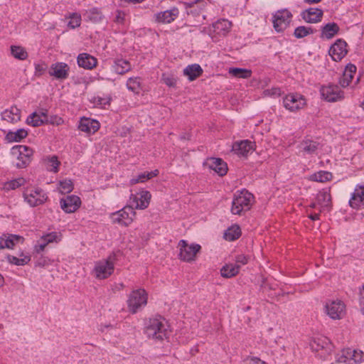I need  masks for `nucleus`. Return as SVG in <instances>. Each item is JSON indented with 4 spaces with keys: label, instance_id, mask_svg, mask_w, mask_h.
Returning <instances> with one entry per match:
<instances>
[{
    "label": "nucleus",
    "instance_id": "0eeeda50",
    "mask_svg": "<svg viewBox=\"0 0 364 364\" xmlns=\"http://www.w3.org/2000/svg\"><path fill=\"white\" fill-rule=\"evenodd\" d=\"M232 23L227 19H220L208 28V33L215 42L225 37L230 31Z\"/></svg>",
    "mask_w": 364,
    "mask_h": 364
},
{
    "label": "nucleus",
    "instance_id": "423d86ee",
    "mask_svg": "<svg viewBox=\"0 0 364 364\" xmlns=\"http://www.w3.org/2000/svg\"><path fill=\"white\" fill-rule=\"evenodd\" d=\"M114 260L115 256L109 255L106 259L96 262L94 269L96 278L105 279L109 277L114 272Z\"/></svg>",
    "mask_w": 364,
    "mask_h": 364
},
{
    "label": "nucleus",
    "instance_id": "338daca9",
    "mask_svg": "<svg viewBox=\"0 0 364 364\" xmlns=\"http://www.w3.org/2000/svg\"><path fill=\"white\" fill-rule=\"evenodd\" d=\"M319 216H320L319 213H314V214H310L309 215V218L312 220H319Z\"/></svg>",
    "mask_w": 364,
    "mask_h": 364
},
{
    "label": "nucleus",
    "instance_id": "2eb2a0df",
    "mask_svg": "<svg viewBox=\"0 0 364 364\" xmlns=\"http://www.w3.org/2000/svg\"><path fill=\"white\" fill-rule=\"evenodd\" d=\"M208 0H195L186 2V13L194 17L199 16L202 14V19H205V16L203 14V11L207 6Z\"/></svg>",
    "mask_w": 364,
    "mask_h": 364
},
{
    "label": "nucleus",
    "instance_id": "4be33fe9",
    "mask_svg": "<svg viewBox=\"0 0 364 364\" xmlns=\"http://www.w3.org/2000/svg\"><path fill=\"white\" fill-rule=\"evenodd\" d=\"M205 165L220 176H223L227 173L228 166L227 164L220 158H210L208 159Z\"/></svg>",
    "mask_w": 364,
    "mask_h": 364
},
{
    "label": "nucleus",
    "instance_id": "bf43d9fd",
    "mask_svg": "<svg viewBox=\"0 0 364 364\" xmlns=\"http://www.w3.org/2000/svg\"><path fill=\"white\" fill-rule=\"evenodd\" d=\"M47 243L46 242L42 241L41 239L38 242V243L34 247V252L39 254L43 252L45 247L47 246Z\"/></svg>",
    "mask_w": 364,
    "mask_h": 364
},
{
    "label": "nucleus",
    "instance_id": "de8ad7c7",
    "mask_svg": "<svg viewBox=\"0 0 364 364\" xmlns=\"http://www.w3.org/2000/svg\"><path fill=\"white\" fill-rule=\"evenodd\" d=\"M85 16L94 23L100 22L103 17L102 12L96 8L87 11Z\"/></svg>",
    "mask_w": 364,
    "mask_h": 364
},
{
    "label": "nucleus",
    "instance_id": "13d9d810",
    "mask_svg": "<svg viewBox=\"0 0 364 364\" xmlns=\"http://www.w3.org/2000/svg\"><path fill=\"white\" fill-rule=\"evenodd\" d=\"M47 65L44 63H41L35 65V75L41 76L46 70Z\"/></svg>",
    "mask_w": 364,
    "mask_h": 364
},
{
    "label": "nucleus",
    "instance_id": "774afa93",
    "mask_svg": "<svg viewBox=\"0 0 364 364\" xmlns=\"http://www.w3.org/2000/svg\"><path fill=\"white\" fill-rule=\"evenodd\" d=\"M304 1L308 4H317L320 1H321L322 0H304Z\"/></svg>",
    "mask_w": 364,
    "mask_h": 364
},
{
    "label": "nucleus",
    "instance_id": "9b49d317",
    "mask_svg": "<svg viewBox=\"0 0 364 364\" xmlns=\"http://www.w3.org/2000/svg\"><path fill=\"white\" fill-rule=\"evenodd\" d=\"M327 314L332 319H341L346 314V305L341 300L328 301L325 306Z\"/></svg>",
    "mask_w": 364,
    "mask_h": 364
},
{
    "label": "nucleus",
    "instance_id": "864d4df0",
    "mask_svg": "<svg viewBox=\"0 0 364 364\" xmlns=\"http://www.w3.org/2000/svg\"><path fill=\"white\" fill-rule=\"evenodd\" d=\"M70 21L68 23V26L74 29L80 26L81 23V15L77 13H72L69 15Z\"/></svg>",
    "mask_w": 364,
    "mask_h": 364
},
{
    "label": "nucleus",
    "instance_id": "f257e3e1",
    "mask_svg": "<svg viewBox=\"0 0 364 364\" xmlns=\"http://www.w3.org/2000/svg\"><path fill=\"white\" fill-rule=\"evenodd\" d=\"M144 333L154 341H163L168 336V325L166 319L160 316L149 318L146 323Z\"/></svg>",
    "mask_w": 364,
    "mask_h": 364
},
{
    "label": "nucleus",
    "instance_id": "1a4fd4ad",
    "mask_svg": "<svg viewBox=\"0 0 364 364\" xmlns=\"http://www.w3.org/2000/svg\"><path fill=\"white\" fill-rule=\"evenodd\" d=\"M179 249L178 257L184 262H191L196 258V254L200 250V245L198 244H188L185 240H181L178 243Z\"/></svg>",
    "mask_w": 364,
    "mask_h": 364
},
{
    "label": "nucleus",
    "instance_id": "412c9836",
    "mask_svg": "<svg viewBox=\"0 0 364 364\" xmlns=\"http://www.w3.org/2000/svg\"><path fill=\"white\" fill-rule=\"evenodd\" d=\"M179 15V11L176 7L158 12L154 15L155 21L159 23H170Z\"/></svg>",
    "mask_w": 364,
    "mask_h": 364
},
{
    "label": "nucleus",
    "instance_id": "aec40b11",
    "mask_svg": "<svg viewBox=\"0 0 364 364\" xmlns=\"http://www.w3.org/2000/svg\"><path fill=\"white\" fill-rule=\"evenodd\" d=\"M70 68L65 63L58 62L50 65L49 75L58 80H65L69 75Z\"/></svg>",
    "mask_w": 364,
    "mask_h": 364
},
{
    "label": "nucleus",
    "instance_id": "680f3d73",
    "mask_svg": "<svg viewBox=\"0 0 364 364\" xmlns=\"http://www.w3.org/2000/svg\"><path fill=\"white\" fill-rule=\"evenodd\" d=\"M125 14L122 11H117L114 21L119 24H123L124 22Z\"/></svg>",
    "mask_w": 364,
    "mask_h": 364
},
{
    "label": "nucleus",
    "instance_id": "e2e57ef3",
    "mask_svg": "<svg viewBox=\"0 0 364 364\" xmlns=\"http://www.w3.org/2000/svg\"><path fill=\"white\" fill-rule=\"evenodd\" d=\"M49 259H48L46 257H41V258H39L37 262H36V265L37 266H39V267H45L48 264H49Z\"/></svg>",
    "mask_w": 364,
    "mask_h": 364
},
{
    "label": "nucleus",
    "instance_id": "a211bd4d",
    "mask_svg": "<svg viewBox=\"0 0 364 364\" xmlns=\"http://www.w3.org/2000/svg\"><path fill=\"white\" fill-rule=\"evenodd\" d=\"M346 47V41L338 39L330 47L328 53L334 61H340L347 54Z\"/></svg>",
    "mask_w": 364,
    "mask_h": 364
},
{
    "label": "nucleus",
    "instance_id": "58836bf2",
    "mask_svg": "<svg viewBox=\"0 0 364 364\" xmlns=\"http://www.w3.org/2000/svg\"><path fill=\"white\" fill-rule=\"evenodd\" d=\"M159 174V171L157 169L149 171V172H144L141 173H139L136 177L132 178L130 180V183L132 185L136 184L138 183H144L155 176H156Z\"/></svg>",
    "mask_w": 364,
    "mask_h": 364
},
{
    "label": "nucleus",
    "instance_id": "052dcab7",
    "mask_svg": "<svg viewBox=\"0 0 364 364\" xmlns=\"http://www.w3.org/2000/svg\"><path fill=\"white\" fill-rule=\"evenodd\" d=\"M248 262V257L247 256H245V255H239L237 256H236L235 257V264H238L240 265V267L242 265H245Z\"/></svg>",
    "mask_w": 364,
    "mask_h": 364
},
{
    "label": "nucleus",
    "instance_id": "b1692460",
    "mask_svg": "<svg viewBox=\"0 0 364 364\" xmlns=\"http://www.w3.org/2000/svg\"><path fill=\"white\" fill-rule=\"evenodd\" d=\"M301 16L306 23H318L321 21L323 11L318 8H310L303 11Z\"/></svg>",
    "mask_w": 364,
    "mask_h": 364
},
{
    "label": "nucleus",
    "instance_id": "ea45409f",
    "mask_svg": "<svg viewBox=\"0 0 364 364\" xmlns=\"http://www.w3.org/2000/svg\"><path fill=\"white\" fill-rule=\"evenodd\" d=\"M228 73L235 77L242 79L250 78L252 75L251 70L240 68H230Z\"/></svg>",
    "mask_w": 364,
    "mask_h": 364
},
{
    "label": "nucleus",
    "instance_id": "c85d7f7f",
    "mask_svg": "<svg viewBox=\"0 0 364 364\" xmlns=\"http://www.w3.org/2000/svg\"><path fill=\"white\" fill-rule=\"evenodd\" d=\"M316 200L319 206L320 212L325 208H328L331 203L330 191L328 189H322L316 195Z\"/></svg>",
    "mask_w": 364,
    "mask_h": 364
},
{
    "label": "nucleus",
    "instance_id": "a19ab883",
    "mask_svg": "<svg viewBox=\"0 0 364 364\" xmlns=\"http://www.w3.org/2000/svg\"><path fill=\"white\" fill-rule=\"evenodd\" d=\"M127 87L135 94H139L141 90V82L139 77H133L128 79Z\"/></svg>",
    "mask_w": 364,
    "mask_h": 364
},
{
    "label": "nucleus",
    "instance_id": "cd10ccee",
    "mask_svg": "<svg viewBox=\"0 0 364 364\" xmlns=\"http://www.w3.org/2000/svg\"><path fill=\"white\" fill-rule=\"evenodd\" d=\"M320 148V144L314 140L305 139L299 144L300 151L303 154L313 155L316 154L317 150Z\"/></svg>",
    "mask_w": 364,
    "mask_h": 364
},
{
    "label": "nucleus",
    "instance_id": "9d476101",
    "mask_svg": "<svg viewBox=\"0 0 364 364\" xmlns=\"http://www.w3.org/2000/svg\"><path fill=\"white\" fill-rule=\"evenodd\" d=\"M291 18L292 14L289 10L286 9L278 10L272 16L274 28L277 32L284 31L289 26L291 21Z\"/></svg>",
    "mask_w": 364,
    "mask_h": 364
},
{
    "label": "nucleus",
    "instance_id": "8fccbe9b",
    "mask_svg": "<svg viewBox=\"0 0 364 364\" xmlns=\"http://www.w3.org/2000/svg\"><path fill=\"white\" fill-rule=\"evenodd\" d=\"M353 350L351 348L343 349L341 354L338 355L336 361L341 363L348 364V360L353 358Z\"/></svg>",
    "mask_w": 364,
    "mask_h": 364
},
{
    "label": "nucleus",
    "instance_id": "a878e982",
    "mask_svg": "<svg viewBox=\"0 0 364 364\" xmlns=\"http://www.w3.org/2000/svg\"><path fill=\"white\" fill-rule=\"evenodd\" d=\"M77 65L84 69L92 70L96 67L97 60L88 53H80L77 57Z\"/></svg>",
    "mask_w": 364,
    "mask_h": 364
},
{
    "label": "nucleus",
    "instance_id": "f704fd0d",
    "mask_svg": "<svg viewBox=\"0 0 364 364\" xmlns=\"http://www.w3.org/2000/svg\"><path fill=\"white\" fill-rule=\"evenodd\" d=\"M311 349L314 351L318 352L321 350L328 351L331 348V344L328 339L326 337H320L314 338L311 343Z\"/></svg>",
    "mask_w": 364,
    "mask_h": 364
},
{
    "label": "nucleus",
    "instance_id": "72a5a7b5",
    "mask_svg": "<svg viewBox=\"0 0 364 364\" xmlns=\"http://www.w3.org/2000/svg\"><path fill=\"white\" fill-rule=\"evenodd\" d=\"M240 269V265L238 264H227L220 269L221 276L224 278H231L236 276Z\"/></svg>",
    "mask_w": 364,
    "mask_h": 364
},
{
    "label": "nucleus",
    "instance_id": "09e8293b",
    "mask_svg": "<svg viewBox=\"0 0 364 364\" xmlns=\"http://www.w3.org/2000/svg\"><path fill=\"white\" fill-rule=\"evenodd\" d=\"M12 55L18 60H25L28 58V53L26 49L21 46H12L11 47Z\"/></svg>",
    "mask_w": 364,
    "mask_h": 364
},
{
    "label": "nucleus",
    "instance_id": "79ce46f5",
    "mask_svg": "<svg viewBox=\"0 0 364 364\" xmlns=\"http://www.w3.org/2000/svg\"><path fill=\"white\" fill-rule=\"evenodd\" d=\"M26 180L23 178H18L14 180L6 181L3 185V189L6 191L15 190L18 187L23 186Z\"/></svg>",
    "mask_w": 364,
    "mask_h": 364
},
{
    "label": "nucleus",
    "instance_id": "c9c22d12",
    "mask_svg": "<svg viewBox=\"0 0 364 364\" xmlns=\"http://www.w3.org/2000/svg\"><path fill=\"white\" fill-rule=\"evenodd\" d=\"M203 73L201 67L198 64L188 65L183 70V75L188 77L190 81H193Z\"/></svg>",
    "mask_w": 364,
    "mask_h": 364
},
{
    "label": "nucleus",
    "instance_id": "4c0bfd02",
    "mask_svg": "<svg viewBox=\"0 0 364 364\" xmlns=\"http://www.w3.org/2000/svg\"><path fill=\"white\" fill-rule=\"evenodd\" d=\"M47 121V116L44 112H33L26 119L28 124L33 127H38Z\"/></svg>",
    "mask_w": 364,
    "mask_h": 364
},
{
    "label": "nucleus",
    "instance_id": "ddd939ff",
    "mask_svg": "<svg viewBox=\"0 0 364 364\" xmlns=\"http://www.w3.org/2000/svg\"><path fill=\"white\" fill-rule=\"evenodd\" d=\"M284 107L290 112H296L304 107L306 99L299 94H289L283 100Z\"/></svg>",
    "mask_w": 364,
    "mask_h": 364
},
{
    "label": "nucleus",
    "instance_id": "e433bc0d",
    "mask_svg": "<svg viewBox=\"0 0 364 364\" xmlns=\"http://www.w3.org/2000/svg\"><path fill=\"white\" fill-rule=\"evenodd\" d=\"M112 69L116 73L124 75L132 69V66L127 60L117 59L114 62Z\"/></svg>",
    "mask_w": 364,
    "mask_h": 364
},
{
    "label": "nucleus",
    "instance_id": "69168bd1",
    "mask_svg": "<svg viewBox=\"0 0 364 364\" xmlns=\"http://www.w3.org/2000/svg\"><path fill=\"white\" fill-rule=\"evenodd\" d=\"M250 364H267L265 362L261 360L259 358H255L251 360V362Z\"/></svg>",
    "mask_w": 364,
    "mask_h": 364
},
{
    "label": "nucleus",
    "instance_id": "37998d69",
    "mask_svg": "<svg viewBox=\"0 0 364 364\" xmlns=\"http://www.w3.org/2000/svg\"><path fill=\"white\" fill-rule=\"evenodd\" d=\"M46 168L49 171L56 173L58 171L60 161L56 156H48L44 159Z\"/></svg>",
    "mask_w": 364,
    "mask_h": 364
},
{
    "label": "nucleus",
    "instance_id": "3c124183",
    "mask_svg": "<svg viewBox=\"0 0 364 364\" xmlns=\"http://www.w3.org/2000/svg\"><path fill=\"white\" fill-rule=\"evenodd\" d=\"M161 80L170 87H176L177 83V77L173 73H163Z\"/></svg>",
    "mask_w": 364,
    "mask_h": 364
},
{
    "label": "nucleus",
    "instance_id": "f3484780",
    "mask_svg": "<svg viewBox=\"0 0 364 364\" xmlns=\"http://www.w3.org/2000/svg\"><path fill=\"white\" fill-rule=\"evenodd\" d=\"M60 208L66 213L75 212L81 205L80 198L75 195L68 196L60 200Z\"/></svg>",
    "mask_w": 364,
    "mask_h": 364
},
{
    "label": "nucleus",
    "instance_id": "6e6552de",
    "mask_svg": "<svg viewBox=\"0 0 364 364\" xmlns=\"http://www.w3.org/2000/svg\"><path fill=\"white\" fill-rule=\"evenodd\" d=\"M25 201L31 207L44 203L48 198L46 193L40 188H26L23 192Z\"/></svg>",
    "mask_w": 364,
    "mask_h": 364
},
{
    "label": "nucleus",
    "instance_id": "6e6d98bb",
    "mask_svg": "<svg viewBox=\"0 0 364 364\" xmlns=\"http://www.w3.org/2000/svg\"><path fill=\"white\" fill-rule=\"evenodd\" d=\"M111 98L109 96H97L94 97L92 100V102L98 106L105 107V105H109Z\"/></svg>",
    "mask_w": 364,
    "mask_h": 364
},
{
    "label": "nucleus",
    "instance_id": "f03ea898",
    "mask_svg": "<svg viewBox=\"0 0 364 364\" xmlns=\"http://www.w3.org/2000/svg\"><path fill=\"white\" fill-rule=\"evenodd\" d=\"M254 200L253 195L245 189L237 191L232 203L231 212L234 215H241L250 209Z\"/></svg>",
    "mask_w": 364,
    "mask_h": 364
},
{
    "label": "nucleus",
    "instance_id": "7ed1b4c3",
    "mask_svg": "<svg viewBox=\"0 0 364 364\" xmlns=\"http://www.w3.org/2000/svg\"><path fill=\"white\" fill-rule=\"evenodd\" d=\"M148 296L144 289L133 290L127 301V308L130 313L136 314L147 304Z\"/></svg>",
    "mask_w": 364,
    "mask_h": 364
},
{
    "label": "nucleus",
    "instance_id": "603ef678",
    "mask_svg": "<svg viewBox=\"0 0 364 364\" xmlns=\"http://www.w3.org/2000/svg\"><path fill=\"white\" fill-rule=\"evenodd\" d=\"M58 189L62 194H65L71 192L73 189V184L72 181L65 179L60 181Z\"/></svg>",
    "mask_w": 364,
    "mask_h": 364
},
{
    "label": "nucleus",
    "instance_id": "c756f323",
    "mask_svg": "<svg viewBox=\"0 0 364 364\" xmlns=\"http://www.w3.org/2000/svg\"><path fill=\"white\" fill-rule=\"evenodd\" d=\"M1 119L8 122L16 123L21 119V110L13 106L1 113Z\"/></svg>",
    "mask_w": 364,
    "mask_h": 364
},
{
    "label": "nucleus",
    "instance_id": "0e129e2a",
    "mask_svg": "<svg viewBox=\"0 0 364 364\" xmlns=\"http://www.w3.org/2000/svg\"><path fill=\"white\" fill-rule=\"evenodd\" d=\"M264 92L268 95H279L280 90L279 88H273L272 90H267Z\"/></svg>",
    "mask_w": 364,
    "mask_h": 364
},
{
    "label": "nucleus",
    "instance_id": "393cba45",
    "mask_svg": "<svg viewBox=\"0 0 364 364\" xmlns=\"http://www.w3.org/2000/svg\"><path fill=\"white\" fill-rule=\"evenodd\" d=\"M100 127L98 121L82 117L79 122L78 129L87 134H94L100 129Z\"/></svg>",
    "mask_w": 364,
    "mask_h": 364
},
{
    "label": "nucleus",
    "instance_id": "4468645a",
    "mask_svg": "<svg viewBox=\"0 0 364 364\" xmlns=\"http://www.w3.org/2000/svg\"><path fill=\"white\" fill-rule=\"evenodd\" d=\"M321 95L328 102H337L344 98V92L338 85H329L321 88Z\"/></svg>",
    "mask_w": 364,
    "mask_h": 364
},
{
    "label": "nucleus",
    "instance_id": "f8f14e48",
    "mask_svg": "<svg viewBox=\"0 0 364 364\" xmlns=\"http://www.w3.org/2000/svg\"><path fill=\"white\" fill-rule=\"evenodd\" d=\"M151 198L150 192L143 190L135 195L132 194L129 200V204L132 205L134 209L144 210L149 206Z\"/></svg>",
    "mask_w": 364,
    "mask_h": 364
},
{
    "label": "nucleus",
    "instance_id": "5fc2aeb1",
    "mask_svg": "<svg viewBox=\"0 0 364 364\" xmlns=\"http://www.w3.org/2000/svg\"><path fill=\"white\" fill-rule=\"evenodd\" d=\"M353 358L348 360V364H357L364 360V354L360 350H353Z\"/></svg>",
    "mask_w": 364,
    "mask_h": 364
},
{
    "label": "nucleus",
    "instance_id": "dca6fc26",
    "mask_svg": "<svg viewBox=\"0 0 364 364\" xmlns=\"http://www.w3.org/2000/svg\"><path fill=\"white\" fill-rule=\"evenodd\" d=\"M348 203L354 209L364 208V182L355 186Z\"/></svg>",
    "mask_w": 364,
    "mask_h": 364
},
{
    "label": "nucleus",
    "instance_id": "a18cd8bd",
    "mask_svg": "<svg viewBox=\"0 0 364 364\" xmlns=\"http://www.w3.org/2000/svg\"><path fill=\"white\" fill-rule=\"evenodd\" d=\"M315 30L312 28L311 27L308 26H298L294 29V36L296 38H304L310 34L314 33Z\"/></svg>",
    "mask_w": 364,
    "mask_h": 364
},
{
    "label": "nucleus",
    "instance_id": "c03bdc74",
    "mask_svg": "<svg viewBox=\"0 0 364 364\" xmlns=\"http://www.w3.org/2000/svg\"><path fill=\"white\" fill-rule=\"evenodd\" d=\"M331 178L332 173L326 171H320L311 176V180L321 183L328 181Z\"/></svg>",
    "mask_w": 364,
    "mask_h": 364
},
{
    "label": "nucleus",
    "instance_id": "7c9ffc66",
    "mask_svg": "<svg viewBox=\"0 0 364 364\" xmlns=\"http://www.w3.org/2000/svg\"><path fill=\"white\" fill-rule=\"evenodd\" d=\"M6 259L11 264L23 266L31 261V256L23 251H19L17 256L9 255Z\"/></svg>",
    "mask_w": 364,
    "mask_h": 364
},
{
    "label": "nucleus",
    "instance_id": "2f4dec72",
    "mask_svg": "<svg viewBox=\"0 0 364 364\" xmlns=\"http://www.w3.org/2000/svg\"><path fill=\"white\" fill-rule=\"evenodd\" d=\"M339 31V26L337 23L332 22L328 23L321 28V38L331 39L334 37Z\"/></svg>",
    "mask_w": 364,
    "mask_h": 364
},
{
    "label": "nucleus",
    "instance_id": "49530a36",
    "mask_svg": "<svg viewBox=\"0 0 364 364\" xmlns=\"http://www.w3.org/2000/svg\"><path fill=\"white\" fill-rule=\"evenodd\" d=\"M240 229L238 226H232L228 228L225 232L224 237L228 241H234L240 237Z\"/></svg>",
    "mask_w": 364,
    "mask_h": 364
},
{
    "label": "nucleus",
    "instance_id": "4d7b16f0",
    "mask_svg": "<svg viewBox=\"0 0 364 364\" xmlns=\"http://www.w3.org/2000/svg\"><path fill=\"white\" fill-rule=\"evenodd\" d=\"M41 240L46 242V243H47V244L53 242H58V233L55 232H50L46 235H43L41 237Z\"/></svg>",
    "mask_w": 364,
    "mask_h": 364
},
{
    "label": "nucleus",
    "instance_id": "5701e85b",
    "mask_svg": "<svg viewBox=\"0 0 364 364\" xmlns=\"http://www.w3.org/2000/svg\"><path fill=\"white\" fill-rule=\"evenodd\" d=\"M23 240V237L18 235L3 234L0 237V249H13L16 244L22 243Z\"/></svg>",
    "mask_w": 364,
    "mask_h": 364
},
{
    "label": "nucleus",
    "instance_id": "bb28decb",
    "mask_svg": "<svg viewBox=\"0 0 364 364\" xmlns=\"http://www.w3.org/2000/svg\"><path fill=\"white\" fill-rule=\"evenodd\" d=\"M356 70V66L353 64L349 63L346 66L343 75L339 79V85L342 87H346L350 85Z\"/></svg>",
    "mask_w": 364,
    "mask_h": 364
},
{
    "label": "nucleus",
    "instance_id": "6ab92c4d",
    "mask_svg": "<svg viewBox=\"0 0 364 364\" xmlns=\"http://www.w3.org/2000/svg\"><path fill=\"white\" fill-rule=\"evenodd\" d=\"M255 149V143L249 140L235 141L232 146V151L237 156H247L250 153H252Z\"/></svg>",
    "mask_w": 364,
    "mask_h": 364
},
{
    "label": "nucleus",
    "instance_id": "20e7f679",
    "mask_svg": "<svg viewBox=\"0 0 364 364\" xmlns=\"http://www.w3.org/2000/svg\"><path fill=\"white\" fill-rule=\"evenodd\" d=\"M11 154L17 159L16 166L23 168L31 162L33 151L27 146L17 145L11 149Z\"/></svg>",
    "mask_w": 364,
    "mask_h": 364
},
{
    "label": "nucleus",
    "instance_id": "39448f33",
    "mask_svg": "<svg viewBox=\"0 0 364 364\" xmlns=\"http://www.w3.org/2000/svg\"><path fill=\"white\" fill-rule=\"evenodd\" d=\"M136 212L132 205L128 204L121 210L112 213L110 218L113 223H117L122 226L129 225L134 220Z\"/></svg>",
    "mask_w": 364,
    "mask_h": 364
},
{
    "label": "nucleus",
    "instance_id": "473e14b6",
    "mask_svg": "<svg viewBox=\"0 0 364 364\" xmlns=\"http://www.w3.org/2000/svg\"><path fill=\"white\" fill-rule=\"evenodd\" d=\"M28 136V132L24 129H18L15 132L9 131L5 136V140L9 143L19 142Z\"/></svg>",
    "mask_w": 364,
    "mask_h": 364
}]
</instances>
